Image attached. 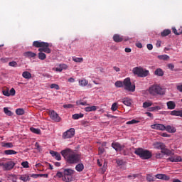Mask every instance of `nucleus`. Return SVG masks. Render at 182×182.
Wrapping results in <instances>:
<instances>
[{
    "label": "nucleus",
    "instance_id": "nucleus-1",
    "mask_svg": "<svg viewBox=\"0 0 182 182\" xmlns=\"http://www.w3.org/2000/svg\"><path fill=\"white\" fill-rule=\"evenodd\" d=\"M60 153L68 164H79L82 161V155L71 149L67 148Z\"/></svg>",
    "mask_w": 182,
    "mask_h": 182
},
{
    "label": "nucleus",
    "instance_id": "nucleus-2",
    "mask_svg": "<svg viewBox=\"0 0 182 182\" xmlns=\"http://www.w3.org/2000/svg\"><path fill=\"white\" fill-rule=\"evenodd\" d=\"M33 46H34V48H38L39 53L38 54V56L40 60H45V59H46V54L45 53H51L52 52V50L49 48L52 47V44L49 43L36 41H33Z\"/></svg>",
    "mask_w": 182,
    "mask_h": 182
},
{
    "label": "nucleus",
    "instance_id": "nucleus-3",
    "mask_svg": "<svg viewBox=\"0 0 182 182\" xmlns=\"http://www.w3.org/2000/svg\"><path fill=\"white\" fill-rule=\"evenodd\" d=\"M114 85L116 87H124V90H127V92H134L136 90V85H132L130 77L125 78L123 82L118 80L115 82Z\"/></svg>",
    "mask_w": 182,
    "mask_h": 182
},
{
    "label": "nucleus",
    "instance_id": "nucleus-4",
    "mask_svg": "<svg viewBox=\"0 0 182 182\" xmlns=\"http://www.w3.org/2000/svg\"><path fill=\"white\" fill-rule=\"evenodd\" d=\"M134 154L139 156L142 160H149L153 156L151 151L143 148H136L134 151Z\"/></svg>",
    "mask_w": 182,
    "mask_h": 182
},
{
    "label": "nucleus",
    "instance_id": "nucleus-5",
    "mask_svg": "<svg viewBox=\"0 0 182 182\" xmlns=\"http://www.w3.org/2000/svg\"><path fill=\"white\" fill-rule=\"evenodd\" d=\"M153 146L157 150H161V153H162V154H165L166 156H174V153H173L170 149H166V144L163 142L156 141L153 144Z\"/></svg>",
    "mask_w": 182,
    "mask_h": 182
},
{
    "label": "nucleus",
    "instance_id": "nucleus-6",
    "mask_svg": "<svg viewBox=\"0 0 182 182\" xmlns=\"http://www.w3.org/2000/svg\"><path fill=\"white\" fill-rule=\"evenodd\" d=\"M134 75H136L138 77H146L149 76V70H144L141 67H135L132 70Z\"/></svg>",
    "mask_w": 182,
    "mask_h": 182
},
{
    "label": "nucleus",
    "instance_id": "nucleus-7",
    "mask_svg": "<svg viewBox=\"0 0 182 182\" xmlns=\"http://www.w3.org/2000/svg\"><path fill=\"white\" fill-rule=\"evenodd\" d=\"M149 92L152 96H156V95H164V90L160 85H154L149 89Z\"/></svg>",
    "mask_w": 182,
    "mask_h": 182
},
{
    "label": "nucleus",
    "instance_id": "nucleus-8",
    "mask_svg": "<svg viewBox=\"0 0 182 182\" xmlns=\"http://www.w3.org/2000/svg\"><path fill=\"white\" fill-rule=\"evenodd\" d=\"M75 174V171L71 168L64 169L63 181L66 182L72 181V177Z\"/></svg>",
    "mask_w": 182,
    "mask_h": 182
},
{
    "label": "nucleus",
    "instance_id": "nucleus-9",
    "mask_svg": "<svg viewBox=\"0 0 182 182\" xmlns=\"http://www.w3.org/2000/svg\"><path fill=\"white\" fill-rule=\"evenodd\" d=\"M0 166L3 167L4 170L9 171V170H12V168L15 167V162L12 161H8L6 163L2 162L0 164Z\"/></svg>",
    "mask_w": 182,
    "mask_h": 182
},
{
    "label": "nucleus",
    "instance_id": "nucleus-10",
    "mask_svg": "<svg viewBox=\"0 0 182 182\" xmlns=\"http://www.w3.org/2000/svg\"><path fill=\"white\" fill-rule=\"evenodd\" d=\"M75 136V129L74 128H70L63 134V139H72Z\"/></svg>",
    "mask_w": 182,
    "mask_h": 182
},
{
    "label": "nucleus",
    "instance_id": "nucleus-11",
    "mask_svg": "<svg viewBox=\"0 0 182 182\" xmlns=\"http://www.w3.org/2000/svg\"><path fill=\"white\" fill-rule=\"evenodd\" d=\"M112 147L116 150V151H122V150L124 149V146H122L119 142H112Z\"/></svg>",
    "mask_w": 182,
    "mask_h": 182
},
{
    "label": "nucleus",
    "instance_id": "nucleus-12",
    "mask_svg": "<svg viewBox=\"0 0 182 182\" xmlns=\"http://www.w3.org/2000/svg\"><path fill=\"white\" fill-rule=\"evenodd\" d=\"M50 117L52 120H54V122H60V117H59V114H58L55 111L50 112Z\"/></svg>",
    "mask_w": 182,
    "mask_h": 182
},
{
    "label": "nucleus",
    "instance_id": "nucleus-13",
    "mask_svg": "<svg viewBox=\"0 0 182 182\" xmlns=\"http://www.w3.org/2000/svg\"><path fill=\"white\" fill-rule=\"evenodd\" d=\"M167 161H171V163H178L182 161L181 156H171L166 159Z\"/></svg>",
    "mask_w": 182,
    "mask_h": 182
},
{
    "label": "nucleus",
    "instance_id": "nucleus-14",
    "mask_svg": "<svg viewBox=\"0 0 182 182\" xmlns=\"http://www.w3.org/2000/svg\"><path fill=\"white\" fill-rule=\"evenodd\" d=\"M151 129H154L155 130H161L164 131L166 130V126H164L163 124H154L151 126Z\"/></svg>",
    "mask_w": 182,
    "mask_h": 182
},
{
    "label": "nucleus",
    "instance_id": "nucleus-15",
    "mask_svg": "<svg viewBox=\"0 0 182 182\" xmlns=\"http://www.w3.org/2000/svg\"><path fill=\"white\" fill-rule=\"evenodd\" d=\"M165 130H166L168 133H176V132H177L176 127L170 125H167L166 127H165Z\"/></svg>",
    "mask_w": 182,
    "mask_h": 182
},
{
    "label": "nucleus",
    "instance_id": "nucleus-16",
    "mask_svg": "<svg viewBox=\"0 0 182 182\" xmlns=\"http://www.w3.org/2000/svg\"><path fill=\"white\" fill-rule=\"evenodd\" d=\"M113 41L114 42H117L119 43V42H123V37L120 36L119 34H114L113 36Z\"/></svg>",
    "mask_w": 182,
    "mask_h": 182
},
{
    "label": "nucleus",
    "instance_id": "nucleus-17",
    "mask_svg": "<svg viewBox=\"0 0 182 182\" xmlns=\"http://www.w3.org/2000/svg\"><path fill=\"white\" fill-rule=\"evenodd\" d=\"M68 69V65L66 64H60L58 67L55 68L57 72H62V70H66Z\"/></svg>",
    "mask_w": 182,
    "mask_h": 182
},
{
    "label": "nucleus",
    "instance_id": "nucleus-18",
    "mask_svg": "<svg viewBox=\"0 0 182 182\" xmlns=\"http://www.w3.org/2000/svg\"><path fill=\"white\" fill-rule=\"evenodd\" d=\"M156 177L159 180H166V181H168V180H170V177L167 176L166 174H157Z\"/></svg>",
    "mask_w": 182,
    "mask_h": 182
},
{
    "label": "nucleus",
    "instance_id": "nucleus-19",
    "mask_svg": "<svg viewBox=\"0 0 182 182\" xmlns=\"http://www.w3.org/2000/svg\"><path fill=\"white\" fill-rule=\"evenodd\" d=\"M23 56L25 58H35L36 56V53L31 51H27L23 53Z\"/></svg>",
    "mask_w": 182,
    "mask_h": 182
},
{
    "label": "nucleus",
    "instance_id": "nucleus-20",
    "mask_svg": "<svg viewBox=\"0 0 182 182\" xmlns=\"http://www.w3.org/2000/svg\"><path fill=\"white\" fill-rule=\"evenodd\" d=\"M166 105L168 109H169V110H173V109H176V102L173 101H168L166 103Z\"/></svg>",
    "mask_w": 182,
    "mask_h": 182
},
{
    "label": "nucleus",
    "instance_id": "nucleus-21",
    "mask_svg": "<svg viewBox=\"0 0 182 182\" xmlns=\"http://www.w3.org/2000/svg\"><path fill=\"white\" fill-rule=\"evenodd\" d=\"M1 146L5 149H12V147H14V144L12 142H2Z\"/></svg>",
    "mask_w": 182,
    "mask_h": 182
},
{
    "label": "nucleus",
    "instance_id": "nucleus-22",
    "mask_svg": "<svg viewBox=\"0 0 182 182\" xmlns=\"http://www.w3.org/2000/svg\"><path fill=\"white\" fill-rule=\"evenodd\" d=\"M171 116H179V117H182V109L171 111Z\"/></svg>",
    "mask_w": 182,
    "mask_h": 182
},
{
    "label": "nucleus",
    "instance_id": "nucleus-23",
    "mask_svg": "<svg viewBox=\"0 0 182 182\" xmlns=\"http://www.w3.org/2000/svg\"><path fill=\"white\" fill-rule=\"evenodd\" d=\"M85 168V165L83 164H77L75 166V170L77 171L79 173L83 171Z\"/></svg>",
    "mask_w": 182,
    "mask_h": 182
},
{
    "label": "nucleus",
    "instance_id": "nucleus-24",
    "mask_svg": "<svg viewBox=\"0 0 182 182\" xmlns=\"http://www.w3.org/2000/svg\"><path fill=\"white\" fill-rule=\"evenodd\" d=\"M154 75L156 76H164V71L161 68H157L154 72Z\"/></svg>",
    "mask_w": 182,
    "mask_h": 182
},
{
    "label": "nucleus",
    "instance_id": "nucleus-25",
    "mask_svg": "<svg viewBox=\"0 0 182 182\" xmlns=\"http://www.w3.org/2000/svg\"><path fill=\"white\" fill-rule=\"evenodd\" d=\"M170 33H171V30L165 29L161 33V36H162V38H164L166 36H168V35H170Z\"/></svg>",
    "mask_w": 182,
    "mask_h": 182
},
{
    "label": "nucleus",
    "instance_id": "nucleus-26",
    "mask_svg": "<svg viewBox=\"0 0 182 182\" xmlns=\"http://www.w3.org/2000/svg\"><path fill=\"white\" fill-rule=\"evenodd\" d=\"M85 112H96L97 110V107L96 106H91V107H86L85 108Z\"/></svg>",
    "mask_w": 182,
    "mask_h": 182
},
{
    "label": "nucleus",
    "instance_id": "nucleus-27",
    "mask_svg": "<svg viewBox=\"0 0 182 182\" xmlns=\"http://www.w3.org/2000/svg\"><path fill=\"white\" fill-rule=\"evenodd\" d=\"M22 76L24 79H31V77H32V74L28 71H24L22 73Z\"/></svg>",
    "mask_w": 182,
    "mask_h": 182
},
{
    "label": "nucleus",
    "instance_id": "nucleus-28",
    "mask_svg": "<svg viewBox=\"0 0 182 182\" xmlns=\"http://www.w3.org/2000/svg\"><path fill=\"white\" fill-rule=\"evenodd\" d=\"M4 154H6V156H11L12 154H18V152L12 149H9L4 151Z\"/></svg>",
    "mask_w": 182,
    "mask_h": 182
},
{
    "label": "nucleus",
    "instance_id": "nucleus-29",
    "mask_svg": "<svg viewBox=\"0 0 182 182\" xmlns=\"http://www.w3.org/2000/svg\"><path fill=\"white\" fill-rule=\"evenodd\" d=\"M122 103L125 105V106H132V100H129V98H124L122 100Z\"/></svg>",
    "mask_w": 182,
    "mask_h": 182
},
{
    "label": "nucleus",
    "instance_id": "nucleus-30",
    "mask_svg": "<svg viewBox=\"0 0 182 182\" xmlns=\"http://www.w3.org/2000/svg\"><path fill=\"white\" fill-rule=\"evenodd\" d=\"M85 116L83 114L80 113V114H74L72 117L74 120H77L78 119H82Z\"/></svg>",
    "mask_w": 182,
    "mask_h": 182
},
{
    "label": "nucleus",
    "instance_id": "nucleus-31",
    "mask_svg": "<svg viewBox=\"0 0 182 182\" xmlns=\"http://www.w3.org/2000/svg\"><path fill=\"white\" fill-rule=\"evenodd\" d=\"M16 113L18 114V116H22L25 114V110H23L22 108H18L16 110Z\"/></svg>",
    "mask_w": 182,
    "mask_h": 182
},
{
    "label": "nucleus",
    "instance_id": "nucleus-32",
    "mask_svg": "<svg viewBox=\"0 0 182 182\" xmlns=\"http://www.w3.org/2000/svg\"><path fill=\"white\" fill-rule=\"evenodd\" d=\"M80 85L85 87V86H87V84L89 83V82L86 80V79H83V80H80L79 81Z\"/></svg>",
    "mask_w": 182,
    "mask_h": 182
},
{
    "label": "nucleus",
    "instance_id": "nucleus-33",
    "mask_svg": "<svg viewBox=\"0 0 182 182\" xmlns=\"http://www.w3.org/2000/svg\"><path fill=\"white\" fill-rule=\"evenodd\" d=\"M49 175L48 173L45 174H33L32 177H34V178H37V177H44L45 178H48Z\"/></svg>",
    "mask_w": 182,
    "mask_h": 182
},
{
    "label": "nucleus",
    "instance_id": "nucleus-34",
    "mask_svg": "<svg viewBox=\"0 0 182 182\" xmlns=\"http://www.w3.org/2000/svg\"><path fill=\"white\" fill-rule=\"evenodd\" d=\"M149 112H155V110H161V107L160 106H156V107H151L149 108Z\"/></svg>",
    "mask_w": 182,
    "mask_h": 182
},
{
    "label": "nucleus",
    "instance_id": "nucleus-35",
    "mask_svg": "<svg viewBox=\"0 0 182 182\" xmlns=\"http://www.w3.org/2000/svg\"><path fill=\"white\" fill-rule=\"evenodd\" d=\"M4 112L5 114H6L7 116H12L14 114L12 113V111L9 110L8 109V107H4Z\"/></svg>",
    "mask_w": 182,
    "mask_h": 182
},
{
    "label": "nucleus",
    "instance_id": "nucleus-36",
    "mask_svg": "<svg viewBox=\"0 0 182 182\" xmlns=\"http://www.w3.org/2000/svg\"><path fill=\"white\" fill-rule=\"evenodd\" d=\"M150 106H153V102L149 101V102H145L143 103V107L144 109H147V107H150Z\"/></svg>",
    "mask_w": 182,
    "mask_h": 182
},
{
    "label": "nucleus",
    "instance_id": "nucleus-37",
    "mask_svg": "<svg viewBox=\"0 0 182 182\" xmlns=\"http://www.w3.org/2000/svg\"><path fill=\"white\" fill-rule=\"evenodd\" d=\"M30 130L32 133H35V134H41V129H39L31 127L30 128Z\"/></svg>",
    "mask_w": 182,
    "mask_h": 182
},
{
    "label": "nucleus",
    "instance_id": "nucleus-38",
    "mask_svg": "<svg viewBox=\"0 0 182 182\" xmlns=\"http://www.w3.org/2000/svg\"><path fill=\"white\" fill-rule=\"evenodd\" d=\"M158 58L161 60H168L170 59V57L167 55H159Z\"/></svg>",
    "mask_w": 182,
    "mask_h": 182
},
{
    "label": "nucleus",
    "instance_id": "nucleus-39",
    "mask_svg": "<svg viewBox=\"0 0 182 182\" xmlns=\"http://www.w3.org/2000/svg\"><path fill=\"white\" fill-rule=\"evenodd\" d=\"M19 179L23 182L29 181V176H28L26 175H23V176H20Z\"/></svg>",
    "mask_w": 182,
    "mask_h": 182
},
{
    "label": "nucleus",
    "instance_id": "nucleus-40",
    "mask_svg": "<svg viewBox=\"0 0 182 182\" xmlns=\"http://www.w3.org/2000/svg\"><path fill=\"white\" fill-rule=\"evenodd\" d=\"M117 102H114L111 107V110H112V112H116V110H117Z\"/></svg>",
    "mask_w": 182,
    "mask_h": 182
},
{
    "label": "nucleus",
    "instance_id": "nucleus-41",
    "mask_svg": "<svg viewBox=\"0 0 182 182\" xmlns=\"http://www.w3.org/2000/svg\"><path fill=\"white\" fill-rule=\"evenodd\" d=\"M73 60L77 63H81V62H83V58H73Z\"/></svg>",
    "mask_w": 182,
    "mask_h": 182
},
{
    "label": "nucleus",
    "instance_id": "nucleus-42",
    "mask_svg": "<svg viewBox=\"0 0 182 182\" xmlns=\"http://www.w3.org/2000/svg\"><path fill=\"white\" fill-rule=\"evenodd\" d=\"M2 94L4 95V96H6L7 97H9V89L3 90Z\"/></svg>",
    "mask_w": 182,
    "mask_h": 182
},
{
    "label": "nucleus",
    "instance_id": "nucleus-43",
    "mask_svg": "<svg viewBox=\"0 0 182 182\" xmlns=\"http://www.w3.org/2000/svg\"><path fill=\"white\" fill-rule=\"evenodd\" d=\"M137 123H140V121H137V120H136V119H132V120H131V121H128V122H127V124H137Z\"/></svg>",
    "mask_w": 182,
    "mask_h": 182
},
{
    "label": "nucleus",
    "instance_id": "nucleus-44",
    "mask_svg": "<svg viewBox=\"0 0 182 182\" xmlns=\"http://www.w3.org/2000/svg\"><path fill=\"white\" fill-rule=\"evenodd\" d=\"M50 89H55V90H59L60 87L58 84H51L50 86Z\"/></svg>",
    "mask_w": 182,
    "mask_h": 182
},
{
    "label": "nucleus",
    "instance_id": "nucleus-45",
    "mask_svg": "<svg viewBox=\"0 0 182 182\" xmlns=\"http://www.w3.org/2000/svg\"><path fill=\"white\" fill-rule=\"evenodd\" d=\"M9 65L12 68H16V66H18V63H16V61H11L9 63Z\"/></svg>",
    "mask_w": 182,
    "mask_h": 182
},
{
    "label": "nucleus",
    "instance_id": "nucleus-46",
    "mask_svg": "<svg viewBox=\"0 0 182 182\" xmlns=\"http://www.w3.org/2000/svg\"><path fill=\"white\" fill-rule=\"evenodd\" d=\"M54 157L55 160H58V161H60V160H62V156H60V154H59L58 152L55 154Z\"/></svg>",
    "mask_w": 182,
    "mask_h": 182
},
{
    "label": "nucleus",
    "instance_id": "nucleus-47",
    "mask_svg": "<svg viewBox=\"0 0 182 182\" xmlns=\"http://www.w3.org/2000/svg\"><path fill=\"white\" fill-rule=\"evenodd\" d=\"M163 157H164V154H161L160 152H157L156 154V159H163Z\"/></svg>",
    "mask_w": 182,
    "mask_h": 182
},
{
    "label": "nucleus",
    "instance_id": "nucleus-48",
    "mask_svg": "<svg viewBox=\"0 0 182 182\" xmlns=\"http://www.w3.org/2000/svg\"><path fill=\"white\" fill-rule=\"evenodd\" d=\"M21 166L24 167V168H29V163L28 161H23L21 163Z\"/></svg>",
    "mask_w": 182,
    "mask_h": 182
},
{
    "label": "nucleus",
    "instance_id": "nucleus-49",
    "mask_svg": "<svg viewBox=\"0 0 182 182\" xmlns=\"http://www.w3.org/2000/svg\"><path fill=\"white\" fill-rule=\"evenodd\" d=\"M9 96H15L16 91H15L14 88H11L10 90V92H9Z\"/></svg>",
    "mask_w": 182,
    "mask_h": 182
},
{
    "label": "nucleus",
    "instance_id": "nucleus-50",
    "mask_svg": "<svg viewBox=\"0 0 182 182\" xmlns=\"http://www.w3.org/2000/svg\"><path fill=\"white\" fill-rule=\"evenodd\" d=\"M76 103L77 105H80L81 106H87V102H86L77 101Z\"/></svg>",
    "mask_w": 182,
    "mask_h": 182
},
{
    "label": "nucleus",
    "instance_id": "nucleus-51",
    "mask_svg": "<svg viewBox=\"0 0 182 182\" xmlns=\"http://www.w3.org/2000/svg\"><path fill=\"white\" fill-rule=\"evenodd\" d=\"M63 107H64V109H72V107H73V105L72 104L64 105Z\"/></svg>",
    "mask_w": 182,
    "mask_h": 182
},
{
    "label": "nucleus",
    "instance_id": "nucleus-52",
    "mask_svg": "<svg viewBox=\"0 0 182 182\" xmlns=\"http://www.w3.org/2000/svg\"><path fill=\"white\" fill-rule=\"evenodd\" d=\"M137 176H138L137 174L129 175L127 176V178H129V180H134V178H136Z\"/></svg>",
    "mask_w": 182,
    "mask_h": 182
},
{
    "label": "nucleus",
    "instance_id": "nucleus-53",
    "mask_svg": "<svg viewBox=\"0 0 182 182\" xmlns=\"http://www.w3.org/2000/svg\"><path fill=\"white\" fill-rule=\"evenodd\" d=\"M172 32L175 34V35H181V31L177 32V29H176V28H172Z\"/></svg>",
    "mask_w": 182,
    "mask_h": 182
},
{
    "label": "nucleus",
    "instance_id": "nucleus-54",
    "mask_svg": "<svg viewBox=\"0 0 182 182\" xmlns=\"http://www.w3.org/2000/svg\"><path fill=\"white\" fill-rule=\"evenodd\" d=\"M117 166H123V164H124V162L123 161V160L117 159Z\"/></svg>",
    "mask_w": 182,
    "mask_h": 182
},
{
    "label": "nucleus",
    "instance_id": "nucleus-55",
    "mask_svg": "<svg viewBox=\"0 0 182 182\" xmlns=\"http://www.w3.org/2000/svg\"><path fill=\"white\" fill-rule=\"evenodd\" d=\"M146 180L147 181L151 182V181H154V179L153 178V176L148 175L146 176Z\"/></svg>",
    "mask_w": 182,
    "mask_h": 182
},
{
    "label": "nucleus",
    "instance_id": "nucleus-56",
    "mask_svg": "<svg viewBox=\"0 0 182 182\" xmlns=\"http://www.w3.org/2000/svg\"><path fill=\"white\" fill-rule=\"evenodd\" d=\"M99 154H103L105 151V148L103 147H100L98 149Z\"/></svg>",
    "mask_w": 182,
    "mask_h": 182
},
{
    "label": "nucleus",
    "instance_id": "nucleus-57",
    "mask_svg": "<svg viewBox=\"0 0 182 182\" xmlns=\"http://www.w3.org/2000/svg\"><path fill=\"white\" fill-rule=\"evenodd\" d=\"M56 176L58 177V178H63V177H64V175H63V173H62V172H58L57 173H56Z\"/></svg>",
    "mask_w": 182,
    "mask_h": 182
},
{
    "label": "nucleus",
    "instance_id": "nucleus-58",
    "mask_svg": "<svg viewBox=\"0 0 182 182\" xmlns=\"http://www.w3.org/2000/svg\"><path fill=\"white\" fill-rule=\"evenodd\" d=\"M168 69H170L171 70H174V65H173L172 63L168 64Z\"/></svg>",
    "mask_w": 182,
    "mask_h": 182
},
{
    "label": "nucleus",
    "instance_id": "nucleus-59",
    "mask_svg": "<svg viewBox=\"0 0 182 182\" xmlns=\"http://www.w3.org/2000/svg\"><path fill=\"white\" fill-rule=\"evenodd\" d=\"M35 147L36 149L38 151H41V146L39 145V144L38 142H36L35 144Z\"/></svg>",
    "mask_w": 182,
    "mask_h": 182
},
{
    "label": "nucleus",
    "instance_id": "nucleus-60",
    "mask_svg": "<svg viewBox=\"0 0 182 182\" xmlns=\"http://www.w3.org/2000/svg\"><path fill=\"white\" fill-rule=\"evenodd\" d=\"M146 48L149 50H153V45L152 44H147Z\"/></svg>",
    "mask_w": 182,
    "mask_h": 182
},
{
    "label": "nucleus",
    "instance_id": "nucleus-61",
    "mask_svg": "<svg viewBox=\"0 0 182 182\" xmlns=\"http://www.w3.org/2000/svg\"><path fill=\"white\" fill-rule=\"evenodd\" d=\"M136 47L139 48V49H141V48H143V45L141 44V43H136Z\"/></svg>",
    "mask_w": 182,
    "mask_h": 182
},
{
    "label": "nucleus",
    "instance_id": "nucleus-62",
    "mask_svg": "<svg viewBox=\"0 0 182 182\" xmlns=\"http://www.w3.org/2000/svg\"><path fill=\"white\" fill-rule=\"evenodd\" d=\"M156 48H160V46H161V41H157L156 43Z\"/></svg>",
    "mask_w": 182,
    "mask_h": 182
},
{
    "label": "nucleus",
    "instance_id": "nucleus-63",
    "mask_svg": "<svg viewBox=\"0 0 182 182\" xmlns=\"http://www.w3.org/2000/svg\"><path fill=\"white\" fill-rule=\"evenodd\" d=\"M177 90L182 92V85H177Z\"/></svg>",
    "mask_w": 182,
    "mask_h": 182
},
{
    "label": "nucleus",
    "instance_id": "nucleus-64",
    "mask_svg": "<svg viewBox=\"0 0 182 182\" xmlns=\"http://www.w3.org/2000/svg\"><path fill=\"white\" fill-rule=\"evenodd\" d=\"M114 70H115V72H120V68L116 66L113 67Z\"/></svg>",
    "mask_w": 182,
    "mask_h": 182
}]
</instances>
